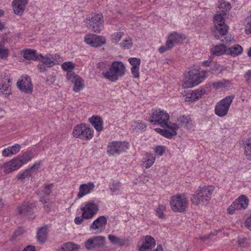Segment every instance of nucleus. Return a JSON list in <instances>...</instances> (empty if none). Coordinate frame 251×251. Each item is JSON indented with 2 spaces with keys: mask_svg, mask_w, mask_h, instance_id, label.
<instances>
[{
  "mask_svg": "<svg viewBox=\"0 0 251 251\" xmlns=\"http://www.w3.org/2000/svg\"><path fill=\"white\" fill-rule=\"evenodd\" d=\"M215 187L212 185L200 187L195 194L191 198L192 203L195 205H206L211 199Z\"/></svg>",
  "mask_w": 251,
  "mask_h": 251,
  "instance_id": "1",
  "label": "nucleus"
},
{
  "mask_svg": "<svg viewBox=\"0 0 251 251\" xmlns=\"http://www.w3.org/2000/svg\"><path fill=\"white\" fill-rule=\"evenodd\" d=\"M126 67L121 61H114L110 66L107 71L103 72L102 74L103 76L109 80L115 82L120 77H122L125 74Z\"/></svg>",
  "mask_w": 251,
  "mask_h": 251,
  "instance_id": "2",
  "label": "nucleus"
},
{
  "mask_svg": "<svg viewBox=\"0 0 251 251\" xmlns=\"http://www.w3.org/2000/svg\"><path fill=\"white\" fill-rule=\"evenodd\" d=\"M206 72L192 69L188 73L187 80L183 83L184 88H192L201 83L205 77Z\"/></svg>",
  "mask_w": 251,
  "mask_h": 251,
  "instance_id": "3",
  "label": "nucleus"
},
{
  "mask_svg": "<svg viewBox=\"0 0 251 251\" xmlns=\"http://www.w3.org/2000/svg\"><path fill=\"white\" fill-rule=\"evenodd\" d=\"M170 120L168 113L163 110L153 109L149 119L150 122L155 125H159L161 127H165Z\"/></svg>",
  "mask_w": 251,
  "mask_h": 251,
  "instance_id": "4",
  "label": "nucleus"
},
{
  "mask_svg": "<svg viewBox=\"0 0 251 251\" xmlns=\"http://www.w3.org/2000/svg\"><path fill=\"white\" fill-rule=\"evenodd\" d=\"M103 16L100 14H95L85 20L88 29L94 32L100 33L103 28Z\"/></svg>",
  "mask_w": 251,
  "mask_h": 251,
  "instance_id": "5",
  "label": "nucleus"
},
{
  "mask_svg": "<svg viewBox=\"0 0 251 251\" xmlns=\"http://www.w3.org/2000/svg\"><path fill=\"white\" fill-rule=\"evenodd\" d=\"M170 205L173 211L181 212L187 207L188 201L184 195H176L171 197Z\"/></svg>",
  "mask_w": 251,
  "mask_h": 251,
  "instance_id": "6",
  "label": "nucleus"
},
{
  "mask_svg": "<svg viewBox=\"0 0 251 251\" xmlns=\"http://www.w3.org/2000/svg\"><path fill=\"white\" fill-rule=\"evenodd\" d=\"M234 98L233 95L228 96L217 103L215 107V114L219 117L226 116Z\"/></svg>",
  "mask_w": 251,
  "mask_h": 251,
  "instance_id": "7",
  "label": "nucleus"
},
{
  "mask_svg": "<svg viewBox=\"0 0 251 251\" xmlns=\"http://www.w3.org/2000/svg\"><path fill=\"white\" fill-rule=\"evenodd\" d=\"M73 134L75 138L89 140L93 136V130L87 125L81 124L75 127Z\"/></svg>",
  "mask_w": 251,
  "mask_h": 251,
  "instance_id": "8",
  "label": "nucleus"
},
{
  "mask_svg": "<svg viewBox=\"0 0 251 251\" xmlns=\"http://www.w3.org/2000/svg\"><path fill=\"white\" fill-rule=\"evenodd\" d=\"M128 148V144L126 142L114 141L110 143L107 147V152L112 155H117L125 151Z\"/></svg>",
  "mask_w": 251,
  "mask_h": 251,
  "instance_id": "9",
  "label": "nucleus"
},
{
  "mask_svg": "<svg viewBox=\"0 0 251 251\" xmlns=\"http://www.w3.org/2000/svg\"><path fill=\"white\" fill-rule=\"evenodd\" d=\"M82 216L85 219H90L97 213L98 205L93 201L86 202L84 206L80 208Z\"/></svg>",
  "mask_w": 251,
  "mask_h": 251,
  "instance_id": "10",
  "label": "nucleus"
},
{
  "mask_svg": "<svg viewBox=\"0 0 251 251\" xmlns=\"http://www.w3.org/2000/svg\"><path fill=\"white\" fill-rule=\"evenodd\" d=\"M105 238L103 236H94L85 242V247L87 250H94L99 249L104 246Z\"/></svg>",
  "mask_w": 251,
  "mask_h": 251,
  "instance_id": "11",
  "label": "nucleus"
},
{
  "mask_svg": "<svg viewBox=\"0 0 251 251\" xmlns=\"http://www.w3.org/2000/svg\"><path fill=\"white\" fill-rule=\"evenodd\" d=\"M105 38L101 36L94 34H86L84 37L85 42L93 47H100L105 44Z\"/></svg>",
  "mask_w": 251,
  "mask_h": 251,
  "instance_id": "12",
  "label": "nucleus"
},
{
  "mask_svg": "<svg viewBox=\"0 0 251 251\" xmlns=\"http://www.w3.org/2000/svg\"><path fill=\"white\" fill-rule=\"evenodd\" d=\"M35 207V203L34 202H25L18 208L19 214L23 217L32 218Z\"/></svg>",
  "mask_w": 251,
  "mask_h": 251,
  "instance_id": "13",
  "label": "nucleus"
},
{
  "mask_svg": "<svg viewBox=\"0 0 251 251\" xmlns=\"http://www.w3.org/2000/svg\"><path fill=\"white\" fill-rule=\"evenodd\" d=\"M11 79L6 75L1 76L0 78V94L3 95L5 97L11 94Z\"/></svg>",
  "mask_w": 251,
  "mask_h": 251,
  "instance_id": "14",
  "label": "nucleus"
},
{
  "mask_svg": "<svg viewBox=\"0 0 251 251\" xmlns=\"http://www.w3.org/2000/svg\"><path fill=\"white\" fill-rule=\"evenodd\" d=\"M214 26L221 35H225L227 31V26L225 24V20L221 14H216L214 18Z\"/></svg>",
  "mask_w": 251,
  "mask_h": 251,
  "instance_id": "15",
  "label": "nucleus"
},
{
  "mask_svg": "<svg viewBox=\"0 0 251 251\" xmlns=\"http://www.w3.org/2000/svg\"><path fill=\"white\" fill-rule=\"evenodd\" d=\"M107 224V218L104 216H101L95 220L90 226V230L95 231L96 233L103 231Z\"/></svg>",
  "mask_w": 251,
  "mask_h": 251,
  "instance_id": "16",
  "label": "nucleus"
},
{
  "mask_svg": "<svg viewBox=\"0 0 251 251\" xmlns=\"http://www.w3.org/2000/svg\"><path fill=\"white\" fill-rule=\"evenodd\" d=\"M17 86L21 91L26 93H30L32 91L31 80L28 76L18 81Z\"/></svg>",
  "mask_w": 251,
  "mask_h": 251,
  "instance_id": "17",
  "label": "nucleus"
},
{
  "mask_svg": "<svg viewBox=\"0 0 251 251\" xmlns=\"http://www.w3.org/2000/svg\"><path fill=\"white\" fill-rule=\"evenodd\" d=\"M19 163H20L19 161L17 160L15 158L3 164L0 165V169L4 168V173H9L18 169L20 167Z\"/></svg>",
  "mask_w": 251,
  "mask_h": 251,
  "instance_id": "18",
  "label": "nucleus"
},
{
  "mask_svg": "<svg viewBox=\"0 0 251 251\" xmlns=\"http://www.w3.org/2000/svg\"><path fill=\"white\" fill-rule=\"evenodd\" d=\"M94 187V184L91 182L80 185L79 187V192L77 193V198L80 199L85 195L91 193L93 191Z\"/></svg>",
  "mask_w": 251,
  "mask_h": 251,
  "instance_id": "19",
  "label": "nucleus"
},
{
  "mask_svg": "<svg viewBox=\"0 0 251 251\" xmlns=\"http://www.w3.org/2000/svg\"><path fill=\"white\" fill-rule=\"evenodd\" d=\"M155 245V239L150 235H147L142 246L139 248V251H149L151 250Z\"/></svg>",
  "mask_w": 251,
  "mask_h": 251,
  "instance_id": "20",
  "label": "nucleus"
},
{
  "mask_svg": "<svg viewBox=\"0 0 251 251\" xmlns=\"http://www.w3.org/2000/svg\"><path fill=\"white\" fill-rule=\"evenodd\" d=\"M182 35L176 32H173L169 35L166 42L169 48H173L176 45L182 42Z\"/></svg>",
  "mask_w": 251,
  "mask_h": 251,
  "instance_id": "21",
  "label": "nucleus"
},
{
  "mask_svg": "<svg viewBox=\"0 0 251 251\" xmlns=\"http://www.w3.org/2000/svg\"><path fill=\"white\" fill-rule=\"evenodd\" d=\"M27 1V0H14L12 5L15 14L17 15L22 14L25 11Z\"/></svg>",
  "mask_w": 251,
  "mask_h": 251,
  "instance_id": "22",
  "label": "nucleus"
},
{
  "mask_svg": "<svg viewBox=\"0 0 251 251\" xmlns=\"http://www.w3.org/2000/svg\"><path fill=\"white\" fill-rule=\"evenodd\" d=\"M39 167V164L38 163H34L33 165L29 169H26L25 172L23 173L18 174L17 177V178L22 181L24 182V180L25 178H29L31 176L33 172L38 169Z\"/></svg>",
  "mask_w": 251,
  "mask_h": 251,
  "instance_id": "23",
  "label": "nucleus"
},
{
  "mask_svg": "<svg viewBox=\"0 0 251 251\" xmlns=\"http://www.w3.org/2000/svg\"><path fill=\"white\" fill-rule=\"evenodd\" d=\"M89 121L97 131L100 132L103 129V121L100 117L93 116L89 119Z\"/></svg>",
  "mask_w": 251,
  "mask_h": 251,
  "instance_id": "24",
  "label": "nucleus"
},
{
  "mask_svg": "<svg viewBox=\"0 0 251 251\" xmlns=\"http://www.w3.org/2000/svg\"><path fill=\"white\" fill-rule=\"evenodd\" d=\"M205 91L204 89L197 90L192 91L191 92L187 93L186 95V98L189 101H195L198 100L201 95L205 93Z\"/></svg>",
  "mask_w": 251,
  "mask_h": 251,
  "instance_id": "25",
  "label": "nucleus"
},
{
  "mask_svg": "<svg viewBox=\"0 0 251 251\" xmlns=\"http://www.w3.org/2000/svg\"><path fill=\"white\" fill-rule=\"evenodd\" d=\"M21 149V146L15 144L12 147H8L2 151V154L3 156L7 157L18 152Z\"/></svg>",
  "mask_w": 251,
  "mask_h": 251,
  "instance_id": "26",
  "label": "nucleus"
},
{
  "mask_svg": "<svg viewBox=\"0 0 251 251\" xmlns=\"http://www.w3.org/2000/svg\"><path fill=\"white\" fill-rule=\"evenodd\" d=\"M238 209H245L249 205V200L244 195L240 196L234 201Z\"/></svg>",
  "mask_w": 251,
  "mask_h": 251,
  "instance_id": "27",
  "label": "nucleus"
},
{
  "mask_svg": "<svg viewBox=\"0 0 251 251\" xmlns=\"http://www.w3.org/2000/svg\"><path fill=\"white\" fill-rule=\"evenodd\" d=\"M48 226H45L39 228L37 233V239L41 243H44L47 240Z\"/></svg>",
  "mask_w": 251,
  "mask_h": 251,
  "instance_id": "28",
  "label": "nucleus"
},
{
  "mask_svg": "<svg viewBox=\"0 0 251 251\" xmlns=\"http://www.w3.org/2000/svg\"><path fill=\"white\" fill-rule=\"evenodd\" d=\"M24 52V57L26 60H40L39 54L35 50L27 49L23 51Z\"/></svg>",
  "mask_w": 251,
  "mask_h": 251,
  "instance_id": "29",
  "label": "nucleus"
},
{
  "mask_svg": "<svg viewBox=\"0 0 251 251\" xmlns=\"http://www.w3.org/2000/svg\"><path fill=\"white\" fill-rule=\"evenodd\" d=\"M176 122L178 125L183 126L187 128H191L192 126V120L187 116H181L177 118Z\"/></svg>",
  "mask_w": 251,
  "mask_h": 251,
  "instance_id": "30",
  "label": "nucleus"
},
{
  "mask_svg": "<svg viewBox=\"0 0 251 251\" xmlns=\"http://www.w3.org/2000/svg\"><path fill=\"white\" fill-rule=\"evenodd\" d=\"M211 52L214 55L220 56L224 53L226 54L227 49L224 44H220L212 48Z\"/></svg>",
  "mask_w": 251,
  "mask_h": 251,
  "instance_id": "31",
  "label": "nucleus"
},
{
  "mask_svg": "<svg viewBox=\"0 0 251 251\" xmlns=\"http://www.w3.org/2000/svg\"><path fill=\"white\" fill-rule=\"evenodd\" d=\"M40 60L41 59L42 62L46 66V67L50 68L53 66L55 63L53 61V58L51 57V55H46L43 56L42 54H39Z\"/></svg>",
  "mask_w": 251,
  "mask_h": 251,
  "instance_id": "32",
  "label": "nucleus"
},
{
  "mask_svg": "<svg viewBox=\"0 0 251 251\" xmlns=\"http://www.w3.org/2000/svg\"><path fill=\"white\" fill-rule=\"evenodd\" d=\"M243 49L239 45H235L227 49L226 54H230L233 56H236L242 52Z\"/></svg>",
  "mask_w": 251,
  "mask_h": 251,
  "instance_id": "33",
  "label": "nucleus"
},
{
  "mask_svg": "<svg viewBox=\"0 0 251 251\" xmlns=\"http://www.w3.org/2000/svg\"><path fill=\"white\" fill-rule=\"evenodd\" d=\"M34 155L33 153L30 151L25 152V153L23 154L19 158H16V159L19 161L20 167L25 163H26L28 161L30 160L31 158H33Z\"/></svg>",
  "mask_w": 251,
  "mask_h": 251,
  "instance_id": "34",
  "label": "nucleus"
},
{
  "mask_svg": "<svg viewBox=\"0 0 251 251\" xmlns=\"http://www.w3.org/2000/svg\"><path fill=\"white\" fill-rule=\"evenodd\" d=\"M122 186V183L118 181L114 180L109 184V188L112 192V195H117L119 194Z\"/></svg>",
  "mask_w": 251,
  "mask_h": 251,
  "instance_id": "35",
  "label": "nucleus"
},
{
  "mask_svg": "<svg viewBox=\"0 0 251 251\" xmlns=\"http://www.w3.org/2000/svg\"><path fill=\"white\" fill-rule=\"evenodd\" d=\"M79 248L78 245L72 242L63 244L59 251H77Z\"/></svg>",
  "mask_w": 251,
  "mask_h": 251,
  "instance_id": "36",
  "label": "nucleus"
},
{
  "mask_svg": "<svg viewBox=\"0 0 251 251\" xmlns=\"http://www.w3.org/2000/svg\"><path fill=\"white\" fill-rule=\"evenodd\" d=\"M147 125L141 121H134L131 123L130 130L132 131L138 132L145 128Z\"/></svg>",
  "mask_w": 251,
  "mask_h": 251,
  "instance_id": "37",
  "label": "nucleus"
},
{
  "mask_svg": "<svg viewBox=\"0 0 251 251\" xmlns=\"http://www.w3.org/2000/svg\"><path fill=\"white\" fill-rule=\"evenodd\" d=\"M73 83H74L73 90L75 92H79L80 91L82 90L84 87L83 80L80 76L77 77L76 79H75V80L73 82Z\"/></svg>",
  "mask_w": 251,
  "mask_h": 251,
  "instance_id": "38",
  "label": "nucleus"
},
{
  "mask_svg": "<svg viewBox=\"0 0 251 251\" xmlns=\"http://www.w3.org/2000/svg\"><path fill=\"white\" fill-rule=\"evenodd\" d=\"M230 81L228 80L223 79L220 81L213 82L212 84L213 87L216 89L225 88L229 86Z\"/></svg>",
  "mask_w": 251,
  "mask_h": 251,
  "instance_id": "39",
  "label": "nucleus"
},
{
  "mask_svg": "<svg viewBox=\"0 0 251 251\" xmlns=\"http://www.w3.org/2000/svg\"><path fill=\"white\" fill-rule=\"evenodd\" d=\"M244 145L245 154L248 160H251V138L247 139Z\"/></svg>",
  "mask_w": 251,
  "mask_h": 251,
  "instance_id": "40",
  "label": "nucleus"
},
{
  "mask_svg": "<svg viewBox=\"0 0 251 251\" xmlns=\"http://www.w3.org/2000/svg\"><path fill=\"white\" fill-rule=\"evenodd\" d=\"M40 201L43 205L44 210L48 212H49L52 206V201H49L48 199L43 198L42 197H40Z\"/></svg>",
  "mask_w": 251,
  "mask_h": 251,
  "instance_id": "41",
  "label": "nucleus"
},
{
  "mask_svg": "<svg viewBox=\"0 0 251 251\" xmlns=\"http://www.w3.org/2000/svg\"><path fill=\"white\" fill-rule=\"evenodd\" d=\"M9 54V50L4 45L0 43V59H6Z\"/></svg>",
  "mask_w": 251,
  "mask_h": 251,
  "instance_id": "42",
  "label": "nucleus"
},
{
  "mask_svg": "<svg viewBox=\"0 0 251 251\" xmlns=\"http://www.w3.org/2000/svg\"><path fill=\"white\" fill-rule=\"evenodd\" d=\"M108 238L110 242L114 245L122 246L124 244V241L115 235L109 234L108 236Z\"/></svg>",
  "mask_w": 251,
  "mask_h": 251,
  "instance_id": "43",
  "label": "nucleus"
},
{
  "mask_svg": "<svg viewBox=\"0 0 251 251\" xmlns=\"http://www.w3.org/2000/svg\"><path fill=\"white\" fill-rule=\"evenodd\" d=\"M219 3L218 7L221 9L223 12L229 10L231 8L230 3L225 1V0H221L219 1Z\"/></svg>",
  "mask_w": 251,
  "mask_h": 251,
  "instance_id": "44",
  "label": "nucleus"
},
{
  "mask_svg": "<svg viewBox=\"0 0 251 251\" xmlns=\"http://www.w3.org/2000/svg\"><path fill=\"white\" fill-rule=\"evenodd\" d=\"M133 45L132 39L130 37H128L126 39L123 41L121 44V48L124 50H128Z\"/></svg>",
  "mask_w": 251,
  "mask_h": 251,
  "instance_id": "45",
  "label": "nucleus"
},
{
  "mask_svg": "<svg viewBox=\"0 0 251 251\" xmlns=\"http://www.w3.org/2000/svg\"><path fill=\"white\" fill-rule=\"evenodd\" d=\"M52 184L47 185L45 186L44 190L41 193V196L43 198L48 197L52 192L51 189L52 188Z\"/></svg>",
  "mask_w": 251,
  "mask_h": 251,
  "instance_id": "46",
  "label": "nucleus"
},
{
  "mask_svg": "<svg viewBox=\"0 0 251 251\" xmlns=\"http://www.w3.org/2000/svg\"><path fill=\"white\" fill-rule=\"evenodd\" d=\"M62 68L67 71H72L75 68V64L73 62L68 61L63 63L61 65Z\"/></svg>",
  "mask_w": 251,
  "mask_h": 251,
  "instance_id": "47",
  "label": "nucleus"
},
{
  "mask_svg": "<svg viewBox=\"0 0 251 251\" xmlns=\"http://www.w3.org/2000/svg\"><path fill=\"white\" fill-rule=\"evenodd\" d=\"M245 32L247 34H251V14L248 16L244 22Z\"/></svg>",
  "mask_w": 251,
  "mask_h": 251,
  "instance_id": "48",
  "label": "nucleus"
},
{
  "mask_svg": "<svg viewBox=\"0 0 251 251\" xmlns=\"http://www.w3.org/2000/svg\"><path fill=\"white\" fill-rule=\"evenodd\" d=\"M147 159L144 162L145 167L148 169L152 166L154 163L155 157L152 154H149L147 156Z\"/></svg>",
  "mask_w": 251,
  "mask_h": 251,
  "instance_id": "49",
  "label": "nucleus"
},
{
  "mask_svg": "<svg viewBox=\"0 0 251 251\" xmlns=\"http://www.w3.org/2000/svg\"><path fill=\"white\" fill-rule=\"evenodd\" d=\"M124 32H117L111 35V39L114 43H117L124 35Z\"/></svg>",
  "mask_w": 251,
  "mask_h": 251,
  "instance_id": "50",
  "label": "nucleus"
},
{
  "mask_svg": "<svg viewBox=\"0 0 251 251\" xmlns=\"http://www.w3.org/2000/svg\"><path fill=\"white\" fill-rule=\"evenodd\" d=\"M79 77V75H76L74 72L68 71L66 74V78L67 80L71 81L72 82H74L75 79H76L77 77Z\"/></svg>",
  "mask_w": 251,
  "mask_h": 251,
  "instance_id": "51",
  "label": "nucleus"
},
{
  "mask_svg": "<svg viewBox=\"0 0 251 251\" xmlns=\"http://www.w3.org/2000/svg\"><path fill=\"white\" fill-rule=\"evenodd\" d=\"M166 210V205L163 204H161L158 206V207L156 209V214L158 217L160 218H163L164 217V215L163 214V212Z\"/></svg>",
  "mask_w": 251,
  "mask_h": 251,
  "instance_id": "52",
  "label": "nucleus"
},
{
  "mask_svg": "<svg viewBox=\"0 0 251 251\" xmlns=\"http://www.w3.org/2000/svg\"><path fill=\"white\" fill-rule=\"evenodd\" d=\"M128 61L132 66V67H139L141 63V60L140 59L134 57L129 58Z\"/></svg>",
  "mask_w": 251,
  "mask_h": 251,
  "instance_id": "53",
  "label": "nucleus"
},
{
  "mask_svg": "<svg viewBox=\"0 0 251 251\" xmlns=\"http://www.w3.org/2000/svg\"><path fill=\"white\" fill-rule=\"evenodd\" d=\"M165 127H167L170 129L172 130V131H174V130L176 132V130L178 129V125L176 123H173L169 121L167 123V125H166Z\"/></svg>",
  "mask_w": 251,
  "mask_h": 251,
  "instance_id": "54",
  "label": "nucleus"
},
{
  "mask_svg": "<svg viewBox=\"0 0 251 251\" xmlns=\"http://www.w3.org/2000/svg\"><path fill=\"white\" fill-rule=\"evenodd\" d=\"M177 134V132L175 130L174 131H169L168 130L165 129L162 135L166 138H171L174 136H176Z\"/></svg>",
  "mask_w": 251,
  "mask_h": 251,
  "instance_id": "55",
  "label": "nucleus"
},
{
  "mask_svg": "<svg viewBox=\"0 0 251 251\" xmlns=\"http://www.w3.org/2000/svg\"><path fill=\"white\" fill-rule=\"evenodd\" d=\"M165 150L166 149L164 147L160 146L156 147L155 152L157 155L162 156L165 152Z\"/></svg>",
  "mask_w": 251,
  "mask_h": 251,
  "instance_id": "56",
  "label": "nucleus"
},
{
  "mask_svg": "<svg viewBox=\"0 0 251 251\" xmlns=\"http://www.w3.org/2000/svg\"><path fill=\"white\" fill-rule=\"evenodd\" d=\"M235 210H238L237 206H236V204L234 201H233L232 204L228 207L227 209V212L229 214H232L234 213Z\"/></svg>",
  "mask_w": 251,
  "mask_h": 251,
  "instance_id": "57",
  "label": "nucleus"
},
{
  "mask_svg": "<svg viewBox=\"0 0 251 251\" xmlns=\"http://www.w3.org/2000/svg\"><path fill=\"white\" fill-rule=\"evenodd\" d=\"M139 67H131V71L132 75L135 78L139 77Z\"/></svg>",
  "mask_w": 251,
  "mask_h": 251,
  "instance_id": "58",
  "label": "nucleus"
},
{
  "mask_svg": "<svg viewBox=\"0 0 251 251\" xmlns=\"http://www.w3.org/2000/svg\"><path fill=\"white\" fill-rule=\"evenodd\" d=\"M172 48L168 47V46H167V42H166V44L164 46H161L159 48L158 51L160 53H163L166 52V51L170 50Z\"/></svg>",
  "mask_w": 251,
  "mask_h": 251,
  "instance_id": "59",
  "label": "nucleus"
},
{
  "mask_svg": "<svg viewBox=\"0 0 251 251\" xmlns=\"http://www.w3.org/2000/svg\"><path fill=\"white\" fill-rule=\"evenodd\" d=\"M245 226L249 230H251V213L250 216L245 222Z\"/></svg>",
  "mask_w": 251,
  "mask_h": 251,
  "instance_id": "60",
  "label": "nucleus"
},
{
  "mask_svg": "<svg viewBox=\"0 0 251 251\" xmlns=\"http://www.w3.org/2000/svg\"><path fill=\"white\" fill-rule=\"evenodd\" d=\"M83 219H84V218L83 217L82 215L81 216V217H76L75 219V223L76 225H80L83 221Z\"/></svg>",
  "mask_w": 251,
  "mask_h": 251,
  "instance_id": "61",
  "label": "nucleus"
},
{
  "mask_svg": "<svg viewBox=\"0 0 251 251\" xmlns=\"http://www.w3.org/2000/svg\"><path fill=\"white\" fill-rule=\"evenodd\" d=\"M247 238H239L238 240V244L240 246H242V247H244L245 246V242L246 241H247Z\"/></svg>",
  "mask_w": 251,
  "mask_h": 251,
  "instance_id": "62",
  "label": "nucleus"
},
{
  "mask_svg": "<svg viewBox=\"0 0 251 251\" xmlns=\"http://www.w3.org/2000/svg\"><path fill=\"white\" fill-rule=\"evenodd\" d=\"M245 77L248 82L251 79V70H248L245 74Z\"/></svg>",
  "mask_w": 251,
  "mask_h": 251,
  "instance_id": "63",
  "label": "nucleus"
},
{
  "mask_svg": "<svg viewBox=\"0 0 251 251\" xmlns=\"http://www.w3.org/2000/svg\"><path fill=\"white\" fill-rule=\"evenodd\" d=\"M23 251H35V247L32 246H28L26 247Z\"/></svg>",
  "mask_w": 251,
  "mask_h": 251,
  "instance_id": "64",
  "label": "nucleus"
}]
</instances>
